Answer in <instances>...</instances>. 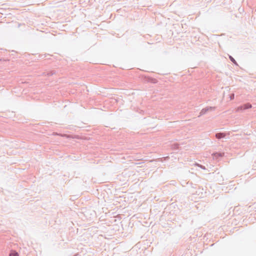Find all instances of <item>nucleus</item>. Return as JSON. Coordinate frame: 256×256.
<instances>
[{
  "mask_svg": "<svg viewBox=\"0 0 256 256\" xmlns=\"http://www.w3.org/2000/svg\"><path fill=\"white\" fill-rule=\"evenodd\" d=\"M18 254L16 251H11L10 254V256H18Z\"/></svg>",
  "mask_w": 256,
  "mask_h": 256,
  "instance_id": "nucleus-3",
  "label": "nucleus"
},
{
  "mask_svg": "<svg viewBox=\"0 0 256 256\" xmlns=\"http://www.w3.org/2000/svg\"><path fill=\"white\" fill-rule=\"evenodd\" d=\"M223 155H224V154H220V153H216L214 154V156L216 157L222 156Z\"/></svg>",
  "mask_w": 256,
  "mask_h": 256,
  "instance_id": "nucleus-4",
  "label": "nucleus"
},
{
  "mask_svg": "<svg viewBox=\"0 0 256 256\" xmlns=\"http://www.w3.org/2000/svg\"><path fill=\"white\" fill-rule=\"evenodd\" d=\"M234 94H232L231 96H230V99L232 100L234 98Z\"/></svg>",
  "mask_w": 256,
  "mask_h": 256,
  "instance_id": "nucleus-6",
  "label": "nucleus"
},
{
  "mask_svg": "<svg viewBox=\"0 0 256 256\" xmlns=\"http://www.w3.org/2000/svg\"><path fill=\"white\" fill-rule=\"evenodd\" d=\"M252 108V105L250 104H246L244 105L239 107L238 110H246Z\"/></svg>",
  "mask_w": 256,
  "mask_h": 256,
  "instance_id": "nucleus-1",
  "label": "nucleus"
},
{
  "mask_svg": "<svg viewBox=\"0 0 256 256\" xmlns=\"http://www.w3.org/2000/svg\"><path fill=\"white\" fill-rule=\"evenodd\" d=\"M230 58L234 63L236 64V60H234V59L232 56H230Z\"/></svg>",
  "mask_w": 256,
  "mask_h": 256,
  "instance_id": "nucleus-5",
  "label": "nucleus"
},
{
  "mask_svg": "<svg viewBox=\"0 0 256 256\" xmlns=\"http://www.w3.org/2000/svg\"><path fill=\"white\" fill-rule=\"evenodd\" d=\"M225 136L226 135L224 133H218L216 134V137L218 139L224 138Z\"/></svg>",
  "mask_w": 256,
  "mask_h": 256,
  "instance_id": "nucleus-2",
  "label": "nucleus"
}]
</instances>
